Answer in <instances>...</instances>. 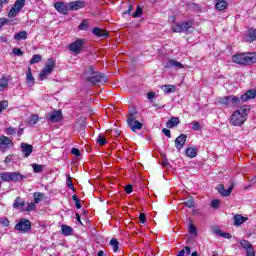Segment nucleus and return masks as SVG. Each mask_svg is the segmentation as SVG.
I'll return each mask as SVG.
<instances>
[{
	"label": "nucleus",
	"mask_w": 256,
	"mask_h": 256,
	"mask_svg": "<svg viewBox=\"0 0 256 256\" xmlns=\"http://www.w3.org/2000/svg\"><path fill=\"white\" fill-rule=\"evenodd\" d=\"M137 108L132 107L128 118H127V125L133 131V133H137V131H141L143 129V123L137 120Z\"/></svg>",
	"instance_id": "4"
},
{
	"label": "nucleus",
	"mask_w": 256,
	"mask_h": 256,
	"mask_svg": "<svg viewBox=\"0 0 256 256\" xmlns=\"http://www.w3.org/2000/svg\"><path fill=\"white\" fill-rule=\"evenodd\" d=\"M83 78L90 85H103L107 83V76L100 71H96L93 66L85 68Z\"/></svg>",
	"instance_id": "2"
},
{
	"label": "nucleus",
	"mask_w": 256,
	"mask_h": 256,
	"mask_svg": "<svg viewBox=\"0 0 256 256\" xmlns=\"http://www.w3.org/2000/svg\"><path fill=\"white\" fill-rule=\"evenodd\" d=\"M182 205L188 207V209H193V207H195V199L193 197H190L186 201H184Z\"/></svg>",
	"instance_id": "27"
},
{
	"label": "nucleus",
	"mask_w": 256,
	"mask_h": 256,
	"mask_svg": "<svg viewBox=\"0 0 256 256\" xmlns=\"http://www.w3.org/2000/svg\"><path fill=\"white\" fill-rule=\"evenodd\" d=\"M256 90H247L240 98L234 95L219 97L217 99L219 105H224L225 107H239L241 103L250 101V99H255Z\"/></svg>",
	"instance_id": "1"
},
{
	"label": "nucleus",
	"mask_w": 256,
	"mask_h": 256,
	"mask_svg": "<svg viewBox=\"0 0 256 256\" xmlns=\"http://www.w3.org/2000/svg\"><path fill=\"white\" fill-rule=\"evenodd\" d=\"M15 41L27 39V31H20L14 36Z\"/></svg>",
	"instance_id": "28"
},
{
	"label": "nucleus",
	"mask_w": 256,
	"mask_h": 256,
	"mask_svg": "<svg viewBox=\"0 0 256 256\" xmlns=\"http://www.w3.org/2000/svg\"><path fill=\"white\" fill-rule=\"evenodd\" d=\"M7 23H9V20L6 18H0V29L3 27V25H7Z\"/></svg>",
	"instance_id": "59"
},
{
	"label": "nucleus",
	"mask_w": 256,
	"mask_h": 256,
	"mask_svg": "<svg viewBox=\"0 0 256 256\" xmlns=\"http://www.w3.org/2000/svg\"><path fill=\"white\" fill-rule=\"evenodd\" d=\"M72 155H75L76 157H81V151L77 148H72L71 150Z\"/></svg>",
	"instance_id": "54"
},
{
	"label": "nucleus",
	"mask_w": 256,
	"mask_h": 256,
	"mask_svg": "<svg viewBox=\"0 0 256 256\" xmlns=\"http://www.w3.org/2000/svg\"><path fill=\"white\" fill-rule=\"evenodd\" d=\"M7 87H9V81L7 80V78H2L0 80V91H3V89H7Z\"/></svg>",
	"instance_id": "35"
},
{
	"label": "nucleus",
	"mask_w": 256,
	"mask_h": 256,
	"mask_svg": "<svg viewBox=\"0 0 256 256\" xmlns=\"http://www.w3.org/2000/svg\"><path fill=\"white\" fill-rule=\"evenodd\" d=\"M143 15V8L141 6H137L135 13L132 14V17L134 19H137V17H141Z\"/></svg>",
	"instance_id": "40"
},
{
	"label": "nucleus",
	"mask_w": 256,
	"mask_h": 256,
	"mask_svg": "<svg viewBox=\"0 0 256 256\" xmlns=\"http://www.w3.org/2000/svg\"><path fill=\"white\" fill-rule=\"evenodd\" d=\"M37 121H39V116L33 115V116L30 118L29 124H30V125H36V124H37Z\"/></svg>",
	"instance_id": "52"
},
{
	"label": "nucleus",
	"mask_w": 256,
	"mask_h": 256,
	"mask_svg": "<svg viewBox=\"0 0 256 256\" xmlns=\"http://www.w3.org/2000/svg\"><path fill=\"white\" fill-rule=\"evenodd\" d=\"M172 31L174 33H183V25L182 24H175L174 26H172Z\"/></svg>",
	"instance_id": "39"
},
{
	"label": "nucleus",
	"mask_w": 256,
	"mask_h": 256,
	"mask_svg": "<svg viewBox=\"0 0 256 256\" xmlns=\"http://www.w3.org/2000/svg\"><path fill=\"white\" fill-rule=\"evenodd\" d=\"M245 221H247V218L243 217V215H241V214H236L234 216V225L236 227H239V225H243V223H245Z\"/></svg>",
	"instance_id": "21"
},
{
	"label": "nucleus",
	"mask_w": 256,
	"mask_h": 256,
	"mask_svg": "<svg viewBox=\"0 0 256 256\" xmlns=\"http://www.w3.org/2000/svg\"><path fill=\"white\" fill-rule=\"evenodd\" d=\"M162 89H163L164 93H175L174 85H163Z\"/></svg>",
	"instance_id": "33"
},
{
	"label": "nucleus",
	"mask_w": 256,
	"mask_h": 256,
	"mask_svg": "<svg viewBox=\"0 0 256 256\" xmlns=\"http://www.w3.org/2000/svg\"><path fill=\"white\" fill-rule=\"evenodd\" d=\"M216 235H219V237H224V239H231V233H225L221 231V229L215 230Z\"/></svg>",
	"instance_id": "32"
},
{
	"label": "nucleus",
	"mask_w": 256,
	"mask_h": 256,
	"mask_svg": "<svg viewBox=\"0 0 256 256\" xmlns=\"http://www.w3.org/2000/svg\"><path fill=\"white\" fill-rule=\"evenodd\" d=\"M68 187L72 190L75 191V186L73 185V182L71 181V176L68 175Z\"/></svg>",
	"instance_id": "56"
},
{
	"label": "nucleus",
	"mask_w": 256,
	"mask_h": 256,
	"mask_svg": "<svg viewBox=\"0 0 256 256\" xmlns=\"http://www.w3.org/2000/svg\"><path fill=\"white\" fill-rule=\"evenodd\" d=\"M78 29H80V31H87V29H89V24L87 23V20H83L78 26Z\"/></svg>",
	"instance_id": "42"
},
{
	"label": "nucleus",
	"mask_w": 256,
	"mask_h": 256,
	"mask_svg": "<svg viewBox=\"0 0 256 256\" xmlns=\"http://www.w3.org/2000/svg\"><path fill=\"white\" fill-rule=\"evenodd\" d=\"M186 155L187 157H190V159L197 157V148H193V147L187 148Z\"/></svg>",
	"instance_id": "26"
},
{
	"label": "nucleus",
	"mask_w": 256,
	"mask_h": 256,
	"mask_svg": "<svg viewBox=\"0 0 256 256\" xmlns=\"http://www.w3.org/2000/svg\"><path fill=\"white\" fill-rule=\"evenodd\" d=\"M241 247L246 250L247 256H255V248H253V244L247 240L240 241Z\"/></svg>",
	"instance_id": "13"
},
{
	"label": "nucleus",
	"mask_w": 256,
	"mask_h": 256,
	"mask_svg": "<svg viewBox=\"0 0 256 256\" xmlns=\"http://www.w3.org/2000/svg\"><path fill=\"white\" fill-rule=\"evenodd\" d=\"M25 7V0H16L14 6L10 9L8 17H17L21 12V9Z\"/></svg>",
	"instance_id": "9"
},
{
	"label": "nucleus",
	"mask_w": 256,
	"mask_h": 256,
	"mask_svg": "<svg viewBox=\"0 0 256 256\" xmlns=\"http://www.w3.org/2000/svg\"><path fill=\"white\" fill-rule=\"evenodd\" d=\"M182 27H183V31H187L188 29H191V27H193V23L192 22H182Z\"/></svg>",
	"instance_id": "46"
},
{
	"label": "nucleus",
	"mask_w": 256,
	"mask_h": 256,
	"mask_svg": "<svg viewBox=\"0 0 256 256\" xmlns=\"http://www.w3.org/2000/svg\"><path fill=\"white\" fill-rule=\"evenodd\" d=\"M61 229H62V234H64L65 237H69V235L73 234V229L71 228V226L62 225Z\"/></svg>",
	"instance_id": "25"
},
{
	"label": "nucleus",
	"mask_w": 256,
	"mask_h": 256,
	"mask_svg": "<svg viewBox=\"0 0 256 256\" xmlns=\"http://www.w3.org/2000/svg\"><path fill=\"white\" fill-rule=\"evenodd\" d=\"M15 231H20L21 233H29L31 229V221L28 219L22 218L19 223H17L14 227Z\"/></svg>",
	"instance_id": "8"
},
{
	"label": "nucleus",
	"mask_w": 256,
	"mask_h": 256,
	"mask_svg": "<svg viewBox=\"0 0 256 256\" xmlns=\"http://www.w3.org/2000/svg\"><path fill=\"white\" fill-rule=\"evenodd\" d=\"M215 9L216 11H225L227 7H229V4L225 0H215Z\"/></svg>",
	"instance_id": "20"
},
{
	"label": "nucleus",
	"mask_w": 256,
	"mask_h": 256,
	"mask_svg": "<svg viewBox=\"0 0 256 256\" xmlns=\"http://www.w3.org/2000/svg\"><path fill=\"white\" fill-rule=\"evenodd\" d=\"M2 225H4V227H9V220L8 219H4L1 221Z\"/></svg>",
	"instance_id": "62"
},
{
	"label": "nucleus",
	"mask_w": 256,
	"mask_h": 256,
	"mask_svg": "<svg viewBox=\"0 0 256 256\" xmlns=\"http://www.w3.org/2000/svg\"><path fill=\"white\" fill-rule=\"evenodd\" d=\"M0 179L6 183H19L23 179H27V176L19 172H2L0 173Z\"/></svg>",
	"instance_id": "6"
},
{
	"label": "nucleus",
	"mask_w": 256,
	"mask_h": 256,
	"mask_svg": "<svg viewBox=\"0 0 256 256\" xmlns=\"http://www.w3.org/2000/svg\"><path fill=\"white\" fill-rule=\"evenodd\" d=\"M189 233L191 235H197V228L195 227V225H193V224L189 225Z\"/></svg>",
	"instance_id": "53"
},
{
	"label": "nucleus",
	"mask_w": 256,
	"mask_h": 256,
	"mask_svg": "<svg viewBox=\"0 0 256 256\" xmlns=\"http://www.w3.org/2000/svg\"><path fill=\"white\" fill-rule=\"evenodd\" d=\"M166 67L168 68H171V67H176V69H183V64L177 60H173V59H170L168 61V65H166Z\"/></svg>",
	"instance_id": "23"
},
{
	"label": "nucleus",
	"mask_w": 256,
	"mask_h": 256,
	"mask_svg": "<svg viewBox=\"0 0 256 256\" xmlns=\"http://www.w3.org/2000/svg\"><path fill=\"white\" fill-rule=\"evenodd\" d=\"M73 201L75 202L76 209H81V200L77 197V195L72 196Z\"/></svg>",
	"instance_id": "44"
},
{
	"label": "nucleus",
	"mask_w": 256,
	"mask_h": 256,
	"mask_svg": "<svg viewBox=\"0 0 256 256\" xmlns=\"http://www.w3.org/2000/svg\"><path fill=\"white\" fill-rule=\"evenodd\" d=\"M220 205H221V200L219 199H214L210 203V207H212V209H219Z\"/></svg>",
	"instance_id": "41"
},
{
	"label": "nucleus",
	"mask_w": 256,
	"mask_h": 256,
	"mask_svg": "<svg viewBox=\"0 0 256 256\" xmlns=\"http://www.w3.org/2000/svg\"><path fill=\"white\" fill-rule=\"evenodd\" d=\"M245 40L248 43H253V41H256V29L249 28Z\"/></svg>",
	"instance_id": "19"
},
{
	"label": "nucleus",
	"mask_w": 256,
	"mask_h": 256,
	"mask_svg": "<svg viewBox=\"0 0 256 256\" xmlns=\"http://www.w3.org/2000/svg\"><path fill=\"white\" fill-rule=\"evenodd\" d=\"M35 63H41V55H33V57L30 60V65H35Z\"/></svg>",
	"instance_id": "38"
},
{
	"label": "nucleus",
	"mask_w": 256,
	"mask_h": 256,
	"mask_svg": "<svg viewBox=\"0 0 256 256\" xmlns=\"http://www.w3.org/2000/svg\"><path fill=\"white\" fill-rule=\"evenodd\" d=\"M162 133H164V135L170 139V137H171V130H169L167 128H164V129H162Z\"/></svg>",
	"instance_id": "57"
},
{
	"label": "nucleus",
	"mask_w": 256,
	"mask_h": 256,
	"mask_svg": "<svg viewBox=\"0 0 256 256\" xmlns=\"http://www.w3.org/2000/svg\"><path fill=\"white\" fill-rule=\"evenodd\" d=\"M125 192L127 193V195H130V193H133V186L132 185H127L125 187Z\"/></svg>",
	"instance_id": "58"
},
{
	"label": "nucleus",
	"mask_w": 256,
	"mask_h": 256,
	"mask_svg": "<svg viewBox=\"0 0 256 256\" xmlns=\"http://www.w3.org/2000/svg\"><path fill=\"white\" fill-rule=\"evenodd\" d=\"M7 107H9V102L8 101H1L0 102V113H2L3 111H5V109H7Z\"/></svg>",
	"instance_id": "45"
},
{
	"label": "nucleus",
	"mask_w": 256,
	"mask_h": 256,
	"mask_svg": "<svg viewBox=\"0 0 256 256\" xmlns=\"http://www.w3.org/2000/svg\"><path fill=\"white\" fill-rule=\"evenodd\" d=\"M26 81L28 85H35V78L33 77V73H31V67H28V71L26 73Z\"/></svg>",
	"instance_id": "24"
},
{
	"label": "nucleus",
	"mask_w": 256,
	"mask_h": 256,
	"mask_svg": "<svg viewBox=\"0 0 256 256\" xmlns=\"http://www.w3.org/2000/svg\"><path fill=\"white\" fill-rule=\"evenodd\" d=\"M110 245L113 247V252L117 253L119 251V241H117L115 238H112L110 240Z\"/></svg>",
	"instance_id": "30"
},
{
	"label": "nucleus",
	"mask_w": 256,
	"mask_h": 256,
	"mask_svg": "<svg viewBox=\"0 0 256 256\" xmlns=\"http://www.w3.org/2000/svg\"><path fill=\"white\" fill-rule=\"evenodd\" d=\"M54 69H55V60L53 58H49L46 66L40 72V81H45V79H47V77H49V75L53 73Z\"/></svg>",
	"instance_id": "7"
},
{
	"label": "nucleus",
	"mask_w": 256,
	"mask_h": 256,
	"mask_svg": "<svg viewBox=\"0 0 256 256\" xmlns=\"http://www.w3.org/2000/svg\"><path fill=\"white\" fill-rule=\"evenodd\" d=\"M162 166L163 167H169V162L167 161V159L162 161Z\"/></svg>",
	"instance_id": "63"
},
{
	"label": "nucleus",
	"mask_w": 256,
	"mask_h": 256,
	"mask_svg": "<svg viewBox=\"0 0 256 256\" xmlns=\"http://www.w3.org/2000/svg\"><path fill=\"white\" fill-rule=\"evenodd\" d=\"M10 161H12V156H7V157L5 158V163H6V165L9 164Z\"/></svg>",
	"instance_id": "64"
},
{
	"label": "nucleus",
	"mask_w": 256,
	"mask_h": 256,
	"mask_svg": "<svg viewBox=\"0 0 256 256\" xmlns=\"http://www.w3.org/2000/svg\"><path fill=\"white\" fill-rule=\"evenodd\" d=\"M83 43V39H77L68 46V49L69 51H72V53H81V50L83 49Z\"/></svg>",
	"instance_id": "12"
},
{
	"label": "nucleus",
	"mask_w": 256,
	"mask_h": 256,
	"mask_svg": "<svg viewBox=\"0 0 256 256\" xmlns=\"http://www.w3.org/2000/svg\"><path fill=\"white\" fill-rule=\"evenodd\" d=\"M34 203H41V200L43 199V197H45V195L41 192H35L34 195Z\"/></svg>",
	"instance_id": "31"
},
{
	"label": "nucleus",
	"mask_w": 256,
	"mask_h": 256,
	"mask_svg": "<svg viewBox=\"0 0 256 256\" xmlns=\"http://www.w3.org/2000/svg\"><path fill=\"white\" fill-rule=\"evenodd\" d=\"M140 222L145 224L147 223V216L145 215V213H141L139 216Z\"/></svg>",
	"instance_id": "55"
},
{
	"label": "nucleus",
	"mask_w": 256,
	"mask_h": 256,
	"mask_svg": "<svg viewBox=\"0 0 256 256\" xmlns=\"http://www.w3.org/2000/svg\"><path fill=\"white\" fill-rule=\"evenodd\" d=\"M4 145H5V146L11 145V140H10L9 137H7V136H1V137H0V149H1Z\"/></svg>",
	"instance_id": "29"
},
{
	"label": "nucleus",
	"mask_w": 256,
	"mask_h": 256,
	"mask_svg": "<svg viewBox=\"0 0 256 256\" xmlns=\"http://www.w3.org/2000/svg\"><path fill=\"white\" fill-rule=\"evenodd\" d=\"M147 98H148V99H155V92H149V93L147 94Z\"/></svg>",
	"instance_id": "61"
},
{
	"label": "nucleus",
	"mask_w": 256,
	"mask_h": 256,
	"mask_svg": "<svg viewBox=\"0 0 256 256\" xmlns=\"http://www.w3.org/2000/svg\"><path fill=\"white\" fill-rule=\"evenodd\" d=\"M193 131H201V124L197 121L192 122Z\"/></svg>",
	"instance_id": "48"
},
{
	"label": "nucleus",
	"mask_w": 256,
	"mask_h": 256,
	"mask_svg": "<svg viewBox=\"0 0 256 256\" xmlns=\"http://www.w3.org/2000/svg\"><path fill=\"white\" fill-rule=\"evenodd\" d=\"M97 143L103 147V145H107V140L100 134L98 135Z\"/></svg>",
	"instance_id": "43"
},
{
	"label": "nucleus",
	"mask_w": 256,
	"mask_h": 256,
	"mask_svg": "<svg viewBox=\"0 0 256 256\" xmlns=\"http://www.w3.org/2000/svg\"><path fill=\"white\" fill-rule=\"evenodd\" d=\"M232 61L233 63H237L238 65H251L252 63H256V54H235L232 57Z\"/></svg>",
	"instance_id": "5"
},
{
	"label": "nucleus",
	"mask_w": 256,
	"mask_h": 256,
	"mask_svg": "<svg viewBox=\"0 0 256 256\" xmlns=\"http://www.w3.org/2000/svg\"><path fill=\"white\" fill-rule=\"evenodd\" d=\"M12 53L16 55L17 57H23V50L20 48H14L12 50Z\"/></svg>",
	"instance_id": "49"
},
{
	"label": "nucleus",
	"mask_w": 256,
	"mask_h": 256,
	"mask_svg": "<svg viewBox=\"0 0 256 256\" xmlns=\"http://www.w3.org/2000/svg\"><path fill=\"white\" fill-rule=\"evenodd\" d=\"M185 253L186 255H191V247L189 246L184 247V249L179 251L178 256H185Z\"/></svg>",
	"instance_id": "36"
},
{
	"label": "nucleus",
	"mask_w": 256,
	"mask_h": 256,
	"mask_svg": "<svg viewBox=\"0 0 256 256\" xmlns=\"http://www.w3.org/2000/svg\"><path fill=\"white\" fill-rule=\"evenodd\" d=\"M179 125V117H172L168 122L166 123V127L168 129H173V127H177Z\"/></svg>",
	"instance_id": "22"
},
{
	"label": "nucleus",
	"mask_w": 256,
	"mask_h": 256,
	"mask_svg": "<svg viewBox=\"0 0 256 256\" xmlns=\"http://www.w3.org/2000/svg\"><path fill=\"white\" fill-rule=\"evenodd\" d=\"M128 7V10L123 12V15H131V11H133V6L129 4Z\"/></svg>",
	"instance_id": "60"
},
{
	"label": "nucleus",
	"mask_w": 256,
	"mask_h": 256,
	"mask_svg": "<svg viewBox=\"0 0 256 256\" xmlns=\"http://www.w3.org/2000/svg\"><path fill=\"white\" fill-rule=\"evenodd\" d=\"M54 9H56L60 15H69V3L56 2L54 3Z\"/></svg>",
	"instance_id": "11"
},
{
	"label": "nucleus",
	"mask_w": 256,
	"mask_h": 256,
	"mask_svg": "<svg viewBox=\"0 0 256 256\" xmlns=\"http://www.w3.org/2000/svg\"><path fill=\"white\" fill-rule=\"evenodd\" d=\"M187 142V134H180L175 140V147L178 151H181L183 147H185V143Z\"/></svg>",
	"instance_id": "15"
},
{
	"label": "nucleus",
	"mask_w": 256,
	"mask_h": 256,
	"mask_svg": "<svg viewBox=\"0 0 256 256\" xmlns=\"http://www.w3.org/2000/svg\"><path fill=\"white\" fill-rule=\"evenodd\" d=\"M107 133L110 134L111 137H119V135H121V132L117 129L108 130Z\"/></svg>",
	"instance_id": "47"
},
{
	"label": "nucleus",
	"mask_w": 256,
	"mask_h": 256,
	"mask_svg": "<svg viewBox=\"0 0 256 256\" xmlns=\"http://www.w3.org/2000/svg\"><path fill=\"white\" fill-rule=\"evenodd\" d=\"M5 133H6V135H15V133H17V131L13 127H8L5 129Z\"/></svg>",
	"instance_id": "50"
},
{
	"label": "nucleus",
	"mask_w": 256,
	"mask_h": 256,
	"mask_svg": "<svg viewBox=\"0 0 256 256\" xmlns=\"http://www.w3.org/2000/svg\"><path fill=\"white\" fill-rule=\"evenodd\" d=\"M35 209H37V205H35V202H31L28 204L26 211L30 212V211H35Z\"/></svg>",
	"instance_id": "51"
},
{
	"label": "nucleus",
	"mask_w": 256,
	"mask_h": 256,
	"mask_svg": "<svg viewBox=\"0 0 256 256\" xmlns=\"http://www.w3.org/2000/svg\"><path fill=\"white\" fill-rule=\"evenodd\" d=\"M43 165L41 164H32V169L34 173H43Z\"/></svg>",
	"instance_id": "37"
},
{
	"label": "nucleus",
	"mask_w": 256,
	"mask_h": 256,
	"mask_svg": "<svg viewBox=\"0 0 256 256\" xmlns=\"http://www.w3.org/2000/svg\"><path fill=\"white\" fill-rule=\"evenodd\" d=\"M25 202H21V197H17L13 203L14 209H19V207H24Z\"/></svg>",
	"instance_id": "34"
},
{
	"label": "nucleus",
	"mask_w": 256,
	"mask_h": 256,
	"mask_svg": "<svg viewBox=\"0 0 256 256\" xmlns=\"http://www.w3.org/2000/svg\"><path fill=\"white\" fill-rule=\"evenodd\" d=\"M85 8V1L76 0L68 3L69 11H79V9Z\"/></svg>",
	"instance_id": "14"
},
{
	"label": "nucleus",
	"mask_w": 256,
	"mask_h": 256,
	"mask_svg": "<svg viewBox=\"0 0 256 256\" xmlns=\"http://www.w3.org/2000/svg\"><path fill=\"white\" fill-rule=\"evenodd\" d=\"M20 147H21L22 155L24 157H29L31 153H33V145L22 142L20 144Z\"/></svg>",
	"instance_id": "16"
},
{
	"label": "nucleus",
	"mask_w": 256,
	"mask_h": 256,
	"mask_svg": "<svg viewBox=\"0 0 256 256\" xmlns=\"http://www.w3.org/2000/svg\"><path fill=\"white\" fill-rule=\"evenodd\" d=\"M217 191L222 197H229V195H231L233 192V186H230L227 190H225V185L219 184L217 186Z\"/></svg>",
	"instance_id": "17"
},
{
	"label": "nucleus",
	"mask_w": 256,
	"mask_h": 256,
	"mask_svg": "<svg viewBox=\"0 0 256 256\" xmlns=\"http://www.w3.org/2000/svg\"><path fill=\"white\" fill-rule=\"evenodd\" d=\"M93 35H95V37H103L104 39L109 37V32L105 29H101L99 27H95L92 30Z\"/></svg>",
	"instance_id": "18"
},
{
	"label": "nucleus",
	"mask_w": 256,
	"mask_h": 256,
	"mask_svg": "<svg viewBox=\"0 0 256 256\" xmlns=\"http://www.w3.org/2000/svg\"><path fill=\"white\" fill-rule=\"evenodd\" d=\"M250 111V107L247 105H244L240 107V109L233 112V114L230 116V123L234 127H241L247 121V115Z\"/></svg>",
	"instance_id": "3"
},
{
	"label": "nucleus",
	"mask_w": 256,
	"mask_h": 256,
	"mask_svg": "<svg viewBox=\"0 0 256 256\" xmlns=\"http://www.w3.org/2000/svg\"><path fill=\"white\" fill-rule=\"evenodd\" d=\"M46 119L50 123H59V121L63 120V112L61 110H54L47 115Z\"/></svg>",
	"instance_id": "10"
}]
</instances>
